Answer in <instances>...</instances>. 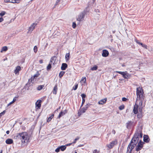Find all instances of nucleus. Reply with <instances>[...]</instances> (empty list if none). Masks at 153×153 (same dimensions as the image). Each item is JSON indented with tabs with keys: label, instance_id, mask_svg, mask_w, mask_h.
Listing matches in <instances>:
<instances>
[{
	"label": "nucleus",
	"instance_id": "nucleus-1",
	"mask_svg": "<svg viewBox=\"0 0 153 153\" xmlns=\"http://www.w3.org/2000/svg\"><path fill=\"white\" fill-rule=\"evenodd\" d=\"M28 134L25 132H22L21 133H19L16 134V135L17 139H20L22 143H24L26 141L27 142V139Z\"/></svg>",
	"mask_w": 153,
	"mask_h": 153
},
{
	"label": "nucleus",
	"instance_id": "nucleus-2",
	"mask_svg": "<svg viewBox=\"0 0 153 153\" xmlns=\"http://www.w3.org/2000/svg\"><path fill=\"white\" fill-rule=\"evenodd\" d=\"M143 89L140 87L137 88L136 90V94L137 96V98L136 101L137 102V98L139 97V100H143L144 96L143 94L144 92L143 91Z\"/></svg>",
	"mask_w": 153,
	"mask_h": 153
},
{
	"label": "nucleus",
	"instance_id": "nucleus-3",
	"mask_svg": "<svg viewBox=\"0 0 153 153\" xmlns=\"http://www.w3.org/2000/svg\"><path fill=\"white\" fill-rule=\"evenodd\" d=\"M88 7H87L83 11L79 14L78 17L77 18V21L80 22L82 21L83 19L85 14H86L88 12V11H87V10Z\"/></svg>",
	"mask_w": 153,
	"mask_h": 153
},
{
	"label": "nucleus",
	"instance_id": "nucleus-4",
	"mask_svg": "<svg viewBox=\"0 0 153 153\" xmlns=\"http://www.w3.org/2000/svg\"><path fill=\"white\" fill-rule=\"evenodd\" d=\"M91 105V104L88 103L84 107L82 108H80L79 109L77 114L78 115L80 116L82 114L85 113L88 108Z\"/></svg>",
	"mask_w": 153,
	"mask_h": 153
},
{
	"label": "nucleus",
	"instance_id": "nucleus-5",
	"mask_svg": "<svg viewBox=\"0 0 153 153\" xmlns=\"http://www.w3.org/2000/svg\"><path fill=\"white\" fill-rule=\"evenodd\" d=\"M116 72L119 73L122 75V76L125 79H128L130 78V75L128 74L127 72L126 71H125L124 72H122L120 71H116Z\"/></svg>",
	"mask_w": 153,
	"mask_h": 153
},
{
	"label": "nucleus",
	"instance_id": "nucleus-6",
	"mask_svg": "<svg viewBox=\"0 0 153 153\" xmlns=\"http://www.w3.org/2000/svg\"><path fill=\"white\" fill-rule=\"evenodd\" d=\"M134 121H128L126 123V128L128 129H130L131 128L134 126Z\"/></svg>",
	"mask_w": 153,
	"mask_h": 153
},
{
	"label": "nucleus",
	"instance_id": "nucleus-7",
	"mask_svg": "<svg viewBox=\"0 0 153 153\" xmlns=\"http://www.w3.org/2000/svg\"><path fill=\"white\" fill-rule=\"evenodd\" d=\"M42 101L41 100H38L35 103L36 108V109H40L41 107V103Z\"/></svg>",
	"mask_w": 153,
	"mask_h": 153
},
{
	"label": "nucleus",
	"instance_id": "nucleus-8",
	"mask_svg": "<svg viewBox=\"0 0 153 153\" xmlns=\"http://www.w3.org/2000/svg\"><path fill=\"white\" fill-rule=\"evenodd\" d=\"M117 143V141H113L110 143V144H107V146L108 147L109 149H112L114 146Z\"/></svg>",
	"mask_w": 153,
	"mask_h": 153
},
{
	"label": "nucleus",
	"instance_id": "nucleus-9",
	"mask_svg": "<svg viewBox=\"0 0 153 153\" xmlns=\"http://www.w3.org/2000/svg\"><path fill=\"white\" fill-rule=\"evenodd\" d=\"M138 105L136 103L134 106V108L133 111L135 114H136L138 113Z\"/></svg>",
	"mask_w": 153,
	"mask_h": 153
},
{
	"label": "nucleus",
	"instance_id": "nucleus-10",
	"mask_svg": "<svg viewBox=\"0 0 153 153\" xmlns=\"http://www.w3.org/2000/svg\"><path fill=\"white\" fill-rule=\"evenodd\" d=\"M143 146V145L141 144L137 143V145L136 146L135 148L136 151H138L141 150Z\"/></svg>",
	"mask_w": 153,
	"mask_h": 153
},
{
	"label": "nucleus",
	"instance_id": "nucleus-11",
	"mask_svg": "<svg viewBox=\"0 0 153 153\" xmlns=\"http://www.w3.org/2000/svg\"><path fill=\"white\" fill-rule=\"evenodd\" d=\"M150 140V138L148 135H144L143 140L144 143H148Z\"/></svg>",
	"mask_w": 153,
	"mask_h": 153
},
{
	"label": "nucleus",
	"instance_id": "nucleus-12",
	"mask_svg": "<svg viewBox=\"0 0 153 153\" xmlns=\"http://www.w3.org/2000/svg\"><path fill=\"white\" fill-rule=\"evenodd\" d=\"M109 55V52L106 49L103 50L102 51V56L104 57H106L108 56Z\"/></svg>",
	"mask_w": 153,
	"mask_h": 153
},
{
	"label": "nucleus",
	"instance_id": "nucleus-13",
	"mask_svg": "<svg viewBox=\"0 0 153 153\" xmlns=\"http://www.w3.org/2000/svg\"><path fill=\"white\" fill-rule=\"evenodd\" d=\"M139 140V139L137 138L136 137L133 136L131 141H132V144H134L136 145L137 144Z\"/></svg>",
	"mask_w": 153,
	"mask_h": 153
},
{
	"label": "nucleus",
	"instance_id": "nucleus-14",
	"mask_svg": "<svg viewBox=\"0 0 153 153\" xmlns=\"http://www.w3.org/2000/svg\"><path fill=\"white\" fill-rule=\"evenodd\" d=\"M67 113V111L66 109L64 111H61L59 113V115L58 116L57 118H60L62 116L65 115V114Z\"/></svg>",
	"mask_w": 153,
	"mask_h": 153
},
{
	"label": "nucleus",
	"instance_id": "nucleus-15",
	"mask_svg": "<svg viewBox=\"0 0 153 153\" xmlns=\"http://www.w3.org/2000/svg\"><path fill=\"white\" fill-rule=\"evenodd\" d=\"M37 25V23H33L29 28V31H32L33 29L35 28V26Z\"/></svg>",
	"mask_w": 153,
	"mask_h": 153
},
{
	"label": "nucleus",
	"instance_id": "nucleus-16",
	"mask_svg": "<svg viewBox=\"0 0 153 153\" xmlns=\"http://www.w3.org/2000/svg\"><path fill=\"white\" fill-rule=\"evenodd\" d=\"M56 59V57L54 56L51 58L50 62L51 63V64H53V65H54L55 63V61Z\"/></svg>",
	"mask_w": 153,
	"mask_h": 153
},
{
	"label": "nucleus",
	"instance_id": "nucleus-17",
	"mask_svg": "<svg viewBox=\"0 0 153 153\" xmlns=\"http://www.w3.org/2000/svg\"><path fill=\"white\" fill-rule=\"evenodd\" d=\"M68 67V65L66 63H63L61 67V69L62 70H65Z\"/></svg>",
	"mask_w": 153,
	"mask_h": 153
},
{
	"label": "nucleus",
	"instance_id": "nucleus-18",
	"mask_svg": "<svg viewBox=\"0 0 153 153\" xmlns=\"http://www.w3.org/2000/svg\"><path fill=\"white\" fill-rule=\"evenodd\" d=\"M21 70L20 66H18L16 67V68L14 71V73L15 74L19 73V71Z\"/></svg>",
	"mask_w": 153,
	"mask_h": 153
},
{
	"label": "nucleus",
	"instance_id": "nucleus-19",
	"mask_svg": "<svg viewBox=\"0 0 153 153\" xmlns=\"http://www.w3.org/2000/svg\"><path fill=\"white\" fill-rule=\"evenodd\" d=\"M136 42L139 45H140L141 46L146 49H147V45H146L144 44L143 43L140 42L139 40H136Z\"/></svg>",
	"mask_w": 153,
	"mask_h": 153
},
{
	"label": "nucleus",
	"instance_id": "nucleus-20",
	"mask_svg": "<svg viewBox=\"0 0 153 153\" xmlns=\"http://www.w3.org/2000/svg\"><path fill=\"white\" fill-rule=\"evenodd\" d=\"M6 143L8 144H10L13 143V140L11 139H8L6 140Z\"/></svg>",
	"mask_w": 153,
	"mask_h": 153
},
{
	"label": "nucleus",
	"instance_id": "nucleus-21",
	"mask_svg": "<svg viewBox=\"0 0 153 153\" xmlns=\"http://www.w3.org/2000/svg\"><path fill=\"white\" fill-rule=\"evenodd\" d=\"M106 100L107 99H102L98 102V103L99 104H103L105 103Z\"/></svg>",
	"mask_w": 153,
	"mask_h": 153
},
{
	"label": "nucleus",
	"instance_id": "nucleus-22",
	"mask_svg": "<svg viewBox=\"0 0 153 153\" xmlns=\"http://www.w3.org/2000/svg\"><path fill=\"white\" fill-rule=\"evenodd\" d=\"M57 85H56L54 87L53 91V93L54 94H56L57 93Z\"/></svg>",
	"mask_w": 153,
	"mask_h": 153
},
{
	"label": "nucleus",
	"instance_id": "nucleus-23",
	"mask_svg": "<svg viewBox=\"0 0 153 153\" xmlns=\"http://www.w3.org/2000/svg\"><path fill=\"white\" fill-rule=\"evenodd\" d=\"M139 131H136L135 134H134L133 136L134 137H136L137 138L139 139Z\"/></svg>",
	"mask_w": 153,
	"mask_h": 153
},
{
	"label": "nucleus",
	"instance_id": "nucleus-24",
	"mask_svg": "<svg viewBox=\"0 0 153 153\" xmlns=\"http://www.w3.org/2000/svg\"><path fill=\"white\" fill-rule=\"evenodd\" d=\"M4 2L6 3L10 2L12 3H17L16 0H4Z\"/></svg>",
	"mask_w": 153,
	"mask_h": 153
},
{
	"label": "nucleus",
	"instance_id": "nucleus-25",
	"mask_svg": "<svg viewBox=\"0 0 153 153\" xmlns=\"http://www.w3.org/2000/svg\"><path fill=\"white\" fill-rule=\"evenodd\" d=\"M44 87V85H39L37 88V90L38 91H40Z\"/></svg>",
	"mask_w": 153,
	"mask_h": 153
},
{
	"label": "nucleus",
	"instance_id": "nucleus-26",
	"mask_svg": "<svg viewBox=\"0 0 153 153\" xmlns=\"http://www.w3.org/2000/svg\"><path fill=\"white\" fill-rule=\"evenodd\" d=\"M59 147H60V150L62 151H64L66 148V147L65 145H62Z\"/></svg>",
	"mask_w": 153,
	"mask_h": 153
},
{
	"label": "nucleus",
	"instance_id": "nucleus-27",
	"mask_svg": "<svg viewBox=\"0 0 153 153\" xmlns=\"http://www.w3.org/2000/svg\"><path fill=\"white\" fill-rule=\"evenodd\" d=\"M132 141H131L130 143L129 144L127 148V152H128L129 151V150L130 148V147L131 146V145H132Z\"/></svg>",
	"mask_w": 153,
	"mask_h": 153
},
{
	"label": "nucleus",
	"instance_id": "nucleus-28",
	"mask_svg": "<svg viewBox=\"0 0 153 153\" xmlns=\"http://www.w3.org/2000/svg\"><path fill=\"white\" fill-rule=\"evenodd\" d=\"M7 50V48L5 46L3 47L1 51V52H2L3 51H6Z\"/></svg>",
	"mask_w": 153,
	"mask_h": 153
},
{
	"label": "nucleus",
	"instance_id": "nucleus-29",
	"mask_svg": "<svg viewBox=\"0 0 153 153\" xmlns=\"http://www.w3.org/2000/svg\"><path fill=\"white\" fill-rule=\"evenodd\" d=\"M53 117H54V114H51V116L50 117H49L48 118V119L47 120V122H50L51 120L53 118Z\"/></svg>",
	"mask_w": 153,
	"mask_h": 153
},
{
	"label": "nucleus",
	"instance_id": "nucleus-30",
	"mask_svg": "<svg viewBox=\"0 0 153 153\" xmlns=\"http://www.w3.org/2000/svg\"><path fill=\"white\" fill-rule=\"evenodd\" d=\"M142 117V112H139L137 115V117L139 119L141 118Z\"/></svg>",
	"mask_w": 153,
	"mask_h": 153
},
{
	"label": "nucleus",
	"instance_id": "nucleus-31",
	"mask_svg": "<svg viewBox=\"0 0 153 153\" xmlns=\"http://www.w3.org/2000/svg\"><path fill=\"white\" fill-rule=\"evenodd\" d=\"M65 72L64 71H61L60 72L59 74V78H61L64 75Z\"/></svg>",
	"mask_w": 153,
	"mask_h": 153
},
{
	"label": "nucleus",
	"instance_id": "nucleus-32",
	"mask_svg": "<svg viewBox=\"0 0 153 153\" xmlns=\"http://www.w3.org/2000/svg\"><path fill=\"white\" fill-rule=\"evenodd\" d=\"M51 64H51V63L50 62L49 64L47 66V70L48 71L50 70L51 69V67H52V66H51Z\"/></svg>",
	"mask_w": 153,
	"mask_h": 153
},
{
	"label": "nucleus",
	"instance_id": "nucleus-33",
	"mask_svg": "<svg viewBox=\"0 0 153 153\" xmlns=\"http://www.w3.org/2000/svg\"><path fill=\"white\" fill-rule=\"evenodd\" d=\"M69 57H70L69 53H67L65 56V58L66 62H67V61H68V60L69 59Z\"/></svg>",
	"mask_w": 153,
	"mask_h": 153
},
{
	"label": "nucleus",
	"instance_id": "nucleus-34",
	"mask_svg": "<svg viewBox=\"0 0 153 153\" xmlns=\"http://www.w3.org/2000/svg\"><path fill=\"white\" fill-rule=\"evenodd\" d=\"M136 146V145L134 144H132V145H131V147H130V152H132V150Z\"/></svg>",
	"mask_w": 153,
	"mask_h": 153
},
{
	"label": "nucleus",
	"instance_id": "nucleus-35",
	"mask_svg": "<svg viewBox=\"0 0 153 153\" xmlns=\"http://www.w3.org/2000/svg\"><path fill=\"white\" fill-rule=\"evenodd\" d=\"M97 66L95 65L92 67L91 68V69L92 71H96L97 69Z\"/></svg>",
	"mask_w": 153,
	"mask_h": 153
},
{
	"label": "nucleus",
	"instance_id": "nucleus-36",
	"mask_svg": "<svg viewBox=\"0 0 153 153\" xmlns=\"http://www.w3.org/2000/svg\"><path fill=\"white\" fill-rule=\"evenodd\" d=\"M6 12L4 11H2L1 13H0V16L1 17L4 16Z\"/></svg>",
	"mask_w": 153,
	"mask_h": 153
},
{
	"label": "nucleus",
	"instance_id": "nucleus-37",
	"mask_svg": "<svg viewBox=\"0 0 153 153\" xmlns=\"http://www.w3.org/2000/svg\"><path fill=\"white\" fill-rule=\"evenodd\" d=\"M61 1H62V0H57L55 4L54 7L56 6V5L59 4Z\"/></svg>",
	"mask_w": 153,
	"mask_h": 153
},
{
	"label": "nucleus",
	"instance_id": "nucleus-38",
	"mask_svg": "<svg viewBox=\"0 0 153 153\" xmlns=\"http://www.w3.org/2000/svg\"><path fill=\"white\" fill-rule=\"evenodd\" d=\"M124 107H125L124 105H122L120 106L119 107V109L120 110H123L124 108Z\"/></svg>",
	"mask_w": 153,
	"mask_h": 153
},
{
	"label": "nucleus",
	"instance_id": "nucleus-39",
	"mask_svg": "<svg viewBox=\"0 0 153 153\" xmlns=\"http://www.w3.org/2000/svg\"><path fill=\"white\" fill-rule=\"evenodd\" d=\"M79 137H77L74 140V141L72 143L74 144L76 143V141L78 140H79Z\"/></svg>",
	"mask_w": 153,
	"mask_h": 153
},
{
	"label": "nucleus",
	"instance_id": "nucleus-40",
	"mask_svg": "<svg viewBox=\"0 0 153 153\" xmlns=\"http://www.w3.org/2000/svg\"><path fill=\"white\" fill-rule=\"evenodd\" d=\"M78 85L77 84L75 85L73 87V89L74 90H76L77 88Z\"/></svg>",
	"mask_w": 153,
	"mask_h": 153
},
{
	"label": "nucleus",
	"instance_id": "nucleus-41",
	"mask_svg": "<svg viewBox=\"0 0 153 153\" xmlns=\"http://www.w3.org/2000/svg\"><path fill=\"white\" fill-rule=\"evenodd\" d=\"M39 75V72L37 71L36 72V73L33 76V78H35V77H37Z\"/></svg>",
	"mask_w": 153,
	"mask_h": 153
},
{
	"label": "nucleus",
	"instance_id": "nucleus-42",
	"mask_svg": "<svg viewBox=\"0 0 153 153\" xmlns=\"http://www.w3.org/2000/svg\"><path fill=\"white\" fill-rule=\"evenodd\" d=\"M33 50H34V52L35 53H36L37 51V47L36 46H35L34 47Z\"/></svg>",
	"mask_w": 153,
	"mask_h": 153
},
{
	"label": "nucleus",
	"instance_id": "nucleus-43",
	"mask_svg": "<svg viewBox=\"0 0 153 153\" xmlns=\"http://www.w3.org/2000/svg\"><path fill=\"white\" fill-rule=\"evenodd\" d=\"M81 96L82 97V100L85 99V98L86 97V95L85 94H83L81 95Z\"/></svg>",
	"mask_w": 153,
	"mask_h": 153
},
{
	"label": "nucleus",
	"instance_id": "nucleus-44",
	"mask_svg": "<svg viewBox=\"0 0 153 153\" xmlns=\"http://www.w3.org/2000/svg\"><path fill=\"white\" fill-rule=\"evenodd\" d=\"M6 112L5 110L4 111H3L0 113V117H1L3 115H4L5 113Z\"/></svg>",
	"mask_w": 153,
	"mask_h": 153
},
{
	"label": "nucleus",
	"instance_id": "nucleus-45",
	"mask_svg": "<svg viewBox=\"0 0 153 153\" xmlns=\"http://www.w3.org/2000/svg\"><path fill=\"white\" fill-rule=\"evenodd\" d=\"M60 147H59L55 149V151L56 152L58 153V152H59L60 151Z\"/></svg>",
	"mask_w": 153,
	"mask_h": 153
},
{
	"label": "nucleus",
	"instance_id": "nucleus-46",
	"mask_svg": "<svg viewBox=\"0 0 153 153\" xmlns=\"http://www.w3.org/2000/svg\"><path fill=\"white\" fill-rule=\"evenodd\" d=\"M139 134L140 136L139 137L141 138H142L143 137V134L142 132L141 131H139Z\"/></svg>",
	"mask_w": 153,
	"mask_h": 153
},
{
	"label": "nucleus",
	"instance_id": "nucleus-47",
	"mask_svg": "<svg viewBox=\"0 0 153 153\" xmlns=\"http://www.w3.org/2000/svg\"><path fill=\"white\" fill-rule=\"evenodd\" d=\"M137 143L139 144H141L143 145L144 144V142H143L141 140H139L138 142Z\"/></svg>",
	"mask_w": 153,
	"mask_h": 153
},
{
	"label": "nucleus",
	"instance_id": "nucleus-48",
	"mask_svg": "<svg viewBox=\"0 0 153 153\" xmlns=\"http://www.w3.org/2000/svg\"><path fill=\"white\" fill-rule=\"evenodd\" d=\"M72 27L73 28H75L76 27V24L75 22L73 23Z\"/></svg>",
	"mask_w": 153,
	"mask_h": 153
},
{
	"label": "nucleus",
	"instance_id": "nucleus-49",
	"mask_svg": "<svg viewBox=\"0 0 153 153\" xmlns=\"http://www.w3.org/2000/svg\"><path fill=\"white\" fill-rule=\"evenodd\" d=\"M85 102V99L82 100V104L80 106V108H81V107L83 106V105H84V103Z\"/></svg>",
	"mask_w": 153,
	"mask_h": 153
},
{
	"label": "nucleus",
	"instance_id": "nucleus-50",
	"mask_svg": "<svg viewBox=\"0 0 153 153\" xmlns=\"http://www.w3.org/2000/svg\"><path fill=\"white\" fill-rule=\"evenodd\" d=\"M128 99L125 97H123L122 98V100L123 101H126Z\"/></svg>",
	"mask_w": 153,
	"mask_h": 153
},
{
	"label": "nucleus",
	"instance_id": "nucleus-51",
	"mask_svg": "<svg viewBox=\"0 0 153 153\" xmlns=\"http://www.w3.org/2000/svg\"><path fill=\"white\" fill-rule=\"evenodd\" d=\"M140 101L139 103V105L141 106L142 104V102H143V100H140Z\"/></svg>",
	"mask_w": 153,
	"mask_h": 153
},
{
	"label": "nucleus",
	"instance_id": "nucleus-52",
	"mask_svg": "<svg viewBox=\"0 0 153 153\" xmlns=\"http://www.w3.org/2000/svg\"><path fill=\"white\" fill-rule=\"evenodd\" d=\"M139 111L140 112H142V108H139Z\"/></svg>",
	"mask_w": 153,
	"mask_h": 153
},
{
	"label": "nucleus",
	"instance_id": "nucleus-53",
	"mask_svg": "<svg viewBox=\"0 0 153 153\" xmlns=\"http://www.w3.org/2000/svg\"><path fill=\"white\" fill-rule=\"evenodd\" d=\"M16 101V97H15L13 98V100L12 102L13 103H14L15 101Z\"/></svg>",
	"mask_w": 153,
	"mask_h": 153
},
{
	"label": "nucleus",
	"instance_id": "nucleus-54",
	"mask_svg": "<svg viewBox=\"0 0 153 153\" xmlns=\"http://www.w3.org/2000/svg\"><path fill=\"white\" fill-rule=\"evenodd\" d=\"M13 102H10L9 103H8L7 105V107H8L9 106H10V105H11V104H13Z\"/></svg>",
	"mask_w": 153,
	"mask_h": 153
},
{
	"label": "nucleus",
	"instance_id": "nucleus-55",
	"mask_svg": "<svg viewBox=\"0 0 153 153\" xmlns=\"http://www.w3.org/2000/svg\"><path fill=\"white\" fill-rule=\"evenodd\" d=\"M73 143H68V144H66L65 146H66V147L67 146H70L72 144H73Z\"/></svg>",
	"mask_w": 153,
	"mask_h": 153
},
{
	"label": "nucleus",
	"instance_id": "nucleus-56",
	"mask_svg": "<svg viewBox=\"0 0 153 153\" xmlns=\"http://www.w3.org/2000/svg\"><path fill=\"white\" fill-rule=\"evenodd\" d=\"M4 20V19L3 18L1 17L0 18V23L1 22Z\"/></svg>",
	"mask_w": 153,
	"mask_h": 153
},
{
	"label": "nucleus",
	"instance_id": "nucleus-57",
	"mask_svg": "<svg viewBox=\"0 0 153 153\" xmlns=\"http://www.w3.org/2000/svg\"><path fill=\"white\" fill-rule=\"evenodd\" d=\"M39 62L40 64H42L43 63V60L42 59L40 60L39 61Z\"/></svg>",
	"mask_w": 153,
	"mask_h": 153
},
{
	"label": "nucleus",
	"instance_id": "nucleus-58",
	"mask_svg": "<svg viewBox=\"0 0 153 153\" xmlns=\"http://www.w3.org/2000/svg\"><path fill=\"white\" fill-rule=\"evenodd\" d=\"M97 149H95L93 151V153H97Z\"/></svg>",
	"mask_w": 153,
	"mask_h": 153
},
{
	"label": "nucleus",
	"instance_id": "nucleus-59",
	"mask_svg": "<svg viewBox=\"0 0 153 153\" xmlns=\"http://www.w3.org/2000/svg\"><path fill=\"white\" fill-rule=\"evenodd\" d=\"M6 133L7 134H9L10 133V131L8 130H7L6 131Z\"/></svg>",
	"mask_w": 153,
	"mask_h": 153
},
{
	"label": "nucleus",
	"instance_id": "nucleus-60",
	"mask_svg": "<svg viewBox=\"0 0 153 153\" xmlns=\"http://www.w3.org/2000/svg\"><path fill=\"white\" fill-rule=\"evenodd\" d=\"M83 81L84 82H85L86 81V77H84L83 79Z\"/></svg>",
	"mask_w": 153,
	"mask_h": 153
},
{
	"label": "nucleus",
	"instance_id": "nucleus-61",
	"mask_svg": "<svg viewBox=\"0 0 153 153\" xmlns=\"http://www.w3.org/2000/svg\"><path fill=\"white\" fill-rule=\"evenodd\" d=\"M83 145H79V146H78V147H82V146H83Z\"/></svg>",
	"mask_w": 153,
	"mask_h": 153
},
{
	"label": "nucleus",
	"instance_id": "nucleus-62",
	"mask_svg": "<svg viewBox=\"0 0 153 153\" xmlns=\"http://www.w3.org/2000/svg\"><path fill=\"white\" fill-rule=\"evenodd\" d=\"M26 86H30V85H29V84H28V82L26 84Z\"/></svg>",
	"mask_w": 153,
	"mask_h": 153
},
{
	"label": "nucleus",
	"instance_id": "nucleus-63",
	"mask_svg": "<svg viewBox=\"0 0 153 153\" xmlns=\"http://www.w3.org/2000/svg\"><path fill=\"white\" fill-rule=\"evenodd\" d=\"M110 49L111 50V51H112L114 50V48H112V47L111 48H110Z\"/></svg>",
	"mask_w": 153,
	"mask_h": 153
},
{
	"label": "nucleus",
	"instance_id": "nucleus-64",
	"mask_svg": "<svg viewBox=\"0 0 153 153\" xmlns=\"http://www.w3.org/2000/svg\"><path fill=\"white\" fill-rule=\"evenodd\" d=\"M96 12H97L98 13H99L100 12V10H98V9L97 10V11Z\"/></svg>",
	"mask_w": 153,
	"mask_h": 153
}]
</instances>
